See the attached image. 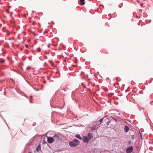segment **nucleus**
I'll return each mask as SVG.
<instances>
[{"label": "nucleus", "mask_w": 153, "mask_h": 153, "mask_svg": "<svg viewBox=\"0 0 153 153\" xmlns=\"http://www.w3.org/2000/svg\"><path fill=\"white\" fill-rule=\"evenodd\" d=\"M79 143V141L76 139H74L73 141L70 142L69 145L72 147L77 146Z\"/></svg>", "instance_id": "1"}, {"label": "nucleus", "mask_w": 153, "mask_h": 153, "mask_svg": "<svg viewBox=\"0 0 153 153\" xmlns=\"http://www.w3.org/2000/svg\"><path fill=\"white\" fill-rule=\"evenodd\" d=\"M133 150V148L132 146H130L126 149V152L127 153H131Z\"/></svg>", "instance_id": "2"}, {"label": "nucleus", "mask_w": 153, "mask_h": 153, "mask_svg": "<svg viewBox=\"0 0 153 153\" xmlns=\"http://www.w3.org/2000/svg\"><path fill=\"white\" fill-rule=\"evenodd\" d=\"M89 140L88 139V138L86 136H84L83 137L82 139V140L83 142L85 143H88L89 142Z\"/></svg>", "instance_id": "3"}, {"label": "nucleus", "mask_w": 153, "mask_h": 153, "mask_svg": "<svg viewBox=\"0 0 153 153\" xmlns=\"http://www.w3.org/2000/svg\"><path fill=\"white\" fill-rule=\"evenodd\" d=\"M47 137V141L48 143H52L54 141L53 137Z\"/></svg>", "instance_id": "4"}, {"label": "nucleus", "mask_w": 153, "mask_h": 153, "mask_svg": "<svg viewBox=\"0 0 153 153\" xmlns=\"http://www.w3.org/2000/svg\"><path fill=\"white\" fill-rule=\"evenodd\" d=\"M53 137L54 141H57L59 140V137L58 135H55Z\"/></svg>", "instance_id": "5"}, {"label": "nucleus", "mask_w": 153, "mask_h": 153, "mask_svg": "<svg viewBox=\"0 0 153 153\" xmlns=\"http://www.w3.org/2000/svg\"><path fill=\"white\" fill-rule=\"evenodd\" d=\"M87 137L88 138L89 140H90L93 138V136L91 133H89L88 134V136Z\"/></svg>", "instance_id": "6"}, {"label": "nucleus", "mask_w": 153, "mask_h": 153, "mask_svg": "<svg viewBox=\"0 0 153 153\" xmlns=\"http://www.w3.org/2000/svg\"><path fill=\"white\" fill-rule=\"evenodd\" d=\"M129 128L128 127V126H127L126 125L125 126V127L124 128V131L126 132H127L128 131H129Z\"/></svg>", "instance_id": "7"}, {"label": "nucleus", "mask_w": 153, "mask_h": 153, "mask_svg": "<svg viewBox=\"0 0 153 153\" xmlns=\"http://www.w3.org/2000/svg\"><path fill=\"white\" fill-rule=\"evenodd\" d=\"M75 137H76L79 139L81 140H82V138L80 137V135L79 134H76L75 135Z\"/></svg>", "instance_id": "8"}, {"label": "nucleus", "mask_w": 153, "mask_h": 153, "mask_svg": "<svg viewBox=\"0 0 153 153\" xmlns=\"http://www.w3.org/2000/svg\"><path fill=\"white\" fill-rule=\"evenodd\" d=\"M85 0H80V2L81 5H83L85 4Z\"/></svg>", "instance_id": "9"}, {"label": "nucleus", "mask_w": 153, "mask_h": 153, "mask_svg": "<svg viewBox=\"0 0 153 153\" xmlns=\"http://www.w3.org/2000/svg\"><path fill=\"white\" fill-rule=\"evenodd\" d=\"M40 150V146L39 145L37 148H36V151H39Z\"/></svg>", "instance_id": "10"}, {"label": "nucleus", "mask_w": 153, "mask_h": 153, "mask_svg": "<svg viewBox=\"0 0 153 153\" xmlns=\"http://www.w3.org/2000/svg\"><path fill=\"white\" fill-rule=\"evenodd\" d=\"M37 50L38 51V52H40L41 51L40 48H37Z\"/></svg>", "instance_id": "11"}, {"label": "nucleus", "mask_w": 153, "mask_h": 153, "mask_svg": "<svg viewBox=\"0 0 153 153\" xmlns=\"http://www.w3.org/2000/svg\"><path fill=\"white\" fill-rule=\"evenodd\" d=\"M103 120V118H102V119H100L99 120V121H100V122L101 123V122H102Z\"/></svg>", "instance_id": "12"}, {"label": "nucleus", "mask_w": 153, "mask_h": 153, "mask_svg": "<svg viewBox=\"0 0 153 153\" xmlns=\"http://www.w3.org/2000/svg\"><path fill=\"white\" fill-rule=\"evenodd\" d=\"M95 129V127L93 126L92 128V130H94Z\"/></svg>", "instance_id": "13"}, {"label": "nucleus", "mask_w": 153, "mask_h": 153, "mask_svg": "<svg viewBox=\"0 0 153 153\" xmlns=\"http://www.w3.org/2000/svg\"><path fill=\"white\" fill-rule=\"evenodd\" d=\"M134 136H133V135H132L131 136V139H132V140H134Z\"/></svg>", "instance_id": "14"}, {"label": "nucleus", "mask_w": 153, "mask_h": 153, "mask_svg": "<svg viewBox=\"0 0 153 153\" xmlns=\"http://www.w3.org/2000/svg\"><path fill=\"white\" fill-rule=\"evenodd\" d=\"M110 123V121H108V122H107V125H108V124L109 123Z\"/></svg>", "instance_id": "15"}, {"label": "nucleus", "mask_w": 153, "mask_h": 153, "mask_svg": "<svg viewBox=\"0 0 153 153\" xmlns=\"http://www.w3.org/2000/svg\"><path fill=\"white\" fill-rule=\"evenodd\" d=\"M4 62V61H0V63H2V62Z\"/></svg>", "instance_id": "16"}, {"label": "nucleus", "mask_w": 153, "mask_h": 153, "mask_svg": "<svg viewBox=\"0 0 153 153\" xmlns=\"http://www.w3.org/2000/svg\"><path fill=\"white\" fill-rule=\"evenodd\" d=\"M25 46H26L27 48V46H28V45H25Z\"/></svg>", "instance_id": "17"}, {"label": "nucleus", "mask_w": 153, "mask_h": 153, "mask_svg": "<svg viewBox=\"0 0 153 153\" xmlns=\"http://www.w3.org/2000/svg\"><path fill=\"white\" fill-rule=\"evenodd\" d=\"M31 100H30V102H31Z\"/></svg>", "instance_id": "18"}, {"label": "nucleus", "mask_w": 153, "mask_h": 153, "mask_svg": "<svg viewBox=\"0 0 153 153\" xmlns=\"http://www.w3.org/2000/svg\"><path fill=\"white\" fill-rule=\"evenodd\" d=\"M29 68H27V69H29Z\"/></svg>", "instance_id": "19"}, {"label": "nucleus", "mask_w": 153, "mask_h": 153, "mask_svg": "<svg viewBox=\"0 0 153 153\" xmlns=\"http://www.w3.org/2000/svg\"><path fill=\"white\" fill-rule=\"evenodd\" d=\"M31 153V152H29V153Z\"/></svg>", "instance_id": "20"}]
</instances>
